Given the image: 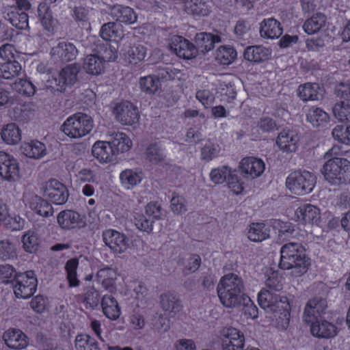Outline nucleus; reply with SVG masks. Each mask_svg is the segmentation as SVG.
Listing matches in <instances>:
<instances>
[{
    "mask_svg": "<svg viewBox=\"0 0 350 350\" xmlns=\"http://www.w3.org/2000/svg\"><path fill=\"white\" fill-rule=\"evenodd\" d=\"M243 279L236 273L222 276L217 286V293L221 304L230 308L243 306L253 319L258 317V308L251 299L244 293Z\"/></svg>",
    "mask_w": 350,
    "mask_h": 350,
    "instance_id": "obj_1",
    "label": "nucleus"
},
{
    "mask_svg": "<svg viewBox=\"0 0 350 350\" xmlns=\"http://www.w3.org/2000/svg\"><path fill=\"white\" fill-rule=\"evenodd\" d=\"M327 303L323 297H315L310 299L304 308L303 321L310 325L311 334L318 338L329 339L338 333V328L327 319H319L324 313Z\"/></svg>",
    "mask_w": 350,
    "mask_h": 350,
    "instance_id": "obj_2",
    "label": "nucleus"
},
{
    "mask_svg": "<svg viewBox=\"0 0 350 350\" xmlns=\"http://www.w3.org/2000/svg\"><path fill=\"white\" fill-rule=\"evenodd\" d=\"M341 150L334 146L325 153L327 161L323 164L321 172L325 180L332 185H345L350 183V161L338 157Z\"/></svg>",
    "mask_w": 350,
    "mask_h": 350,
    "instance_id": "obj_3",
    "label": "nucleus"
},
{
    "mask_svg": "<svg viewBox=\"0 0 350 350\" xmlns=\"http://www.w3.org/2000/svg\"><path fill=\"white\" fill-rule=\"evenodd\" d=\"M280 252V269H291V274L294 278H299L308 272L311 264L310 259L303 245L297 243H286L281 247Z\"/></svg>",
    "mask_w": 350,
    "mask_h": 350,
    "instance_id": "obj_4",
    "label": "nucleus"
},
{
    "mask_svg": "<svg viewBox=\"0 0 350 350\" xmlns=\"http://www.w3.org/2000/svg\"><path fill=\"white\" fill-rule=\"evenodd\" d=\"M285 215L289 219L304 226L322 228L325 226L332 227L331 221H328L330 213L326 211L322 213L319 207L312 204H303L299 206L294 204L286 210Z\"/></svg>",
    "mask_w": 350,
    "mask_h": 350,
    "instance_id": "obj_5",
    "label": "nucleus"
},
{
    "mask_svg": "<svg viewBox=\"0 0 350 350\" xmlns=\"http://www.w3.org/2000/svg\"><path fill=\"white\" fill-rule=\"evenodd\" d=\"M94 128L92 117L77 112L69 116L60 126V131L69 139H81L89 135Z\"/></svg>",
    "mask_w": 350,
    "mask_h": 350,
    "instance_id": "obj_6",
    "label": "nucleus"
},
{
    "mask_svg": "<svg viewBox=\"0 0 350 350\" xmlns=\"http://www.w3.org/2000/svg\"><path fill=\"white\" fill-rule=\"evenodd\" d=\"M316 176L308 171H295L286 179V188L293 194L304 196L311 193L315 185Z\"/></svg>",
    "mask_w": 350,
    "mask_h": 350,
    "instance_id": "obj_7",
    "label": "nucleus"
},
{
    "mask_svg": "<svg viewBox=\"0 0 350 350\" xmlns=\"http://www.w3.org/2000/svg\"><path fill=\"white\" fill-rule=\"evenodd\" d=\"M110 107L116 120L121 124L133 126L138 123L139 111L131 102L128 100L113 102Z\"/></svg>",
    "mask_w": 350,
    "mask_h": 350,
    "instance_id": "obj_8",
    "label": "nucleus"
},
{
    "mask_svg": "<svg viewBox=\"0 0 350 350\" xmlns=\"http://www.w3.org/2000/svg\"><path fill=\"white\" fill-rule=\"evenodd\" d=\"M218 339L221 350H244L245 338L243 333L233 327H224L219 331Z\"/></svg>",
    "mask_w": 350,
    "mask_h": 350,
    "instance_id": "obj_9",
    "label": "nucleus"
},
{
    "mask_svg": "<svg viewBox=\"0 0 350 350\" xmlns=\"http://www.w3.org/2000/svg\"><path fill=\"white\" fill-rule=\"evenodd\" d=\"M37 284V278L33 271L18 273L13 282L14 293L18 299H28L36 291Z\"/></svg>",
    "mask_w": 350,
    "mask_h": 350,
    "instance_id": "obj_10",
    "label": "nucleus"
},
{
    "mask_svg": "<svg viewBox=\"0 0 350 350\" xmlns=\"http://www.w3.org/2000/svg\"><path fill=\"white\" fill-rule=\"evenodd\" d=\"M118 273L112 267L103 265L96 272L95 276L90 274L85 277L86 281H93L100 285L105 290L109 292L117 291L116 281Z\"/></svg>",
    "mask_w": 350,
    "mask_h": 350,
    "instance_id": "obj_11",
    "label": "nucleus"
},
{
    "mask_svg": "<svg viewBox=\"0 0 350 350\" xmlns=\"http://www.w3.org/2000/svg\"><path fill=\"white\" fill-rule=\"evenodd\" d=\"M57 222L62 230L82 229L87 226L85 216L73 210H64L57 215Z\"/></svg>",
    "mask_w": 350,
    "mask_h": 350,
    "instance_id": "obj_12",
    "label": "nucleus"
},
{
    "mask_svg": "<svg viewBox=\"0 0 350 350\" xmlns=\"http://www.w3.org/2000/svg\"><path fill=\"white\" fill-rule=\"evenodd\" d=\"M170 49L180 58L192 59L198 55V49L186 38L180 36H173L170 39Z\"/></svg>",
    "mask_w": 350,
    "mask_h": 350,
    "instance_id": "obj_13",
    "label": "nucleus"
},
{
    "mask_svg": "<svg viewBox=\"0 0 350 350\" xmlns=\"http://www.w3.org/2000/svg\"><path fill=\"white\" fill-rule=\"evenodd\" d=\"M238 168L246 178L256 179L261 176L264 173L265 163L259 157L247 156L240 160Z\"/></svg>",
    "mask_w": 350,
    "mask_h": 350,
    "instance_id": "obj_14",
    "label": "nucleus"
},
{
    "mask_svg": "<svg viewBox=\"0 0 350 350\" xmlns=\"http://www.w3.org/2000/svg\"><path fill=\"white\" fill-rule=\"evenodd\" d=\"M21 176L18 161L12 155L1 152V178L10 183H15Z\"/></svg>",
    "mask_w": 350,
    "mask_h": 350,
    "instance_id": "obj_15",
    "label": "nucleus"
},
{
    "mask_svg": "<svg viewBox=\"0 0 350 350\" xmlns=\"http://www.w3.org/2000/svg\"><path fill=\"white\" fill-rule=\"evenodd\" d=\"M44 194L53 204L57 205L66 203L69 196L66 186L55 179L46 183Z\"/></svg>",
    "mask_w": 350,
    "mask_h": 350,
    "instance_id": "obj_16",
    "label": "nucleus"
},
{
    "mask_svg": "<svg viewBox=\"0 0 350 350\" xmlns=\"http://www.w3.org/2000/svg\"><path fill=\"white\" fill-rule=\"evenodd\" d=\"M103 240L105 245L117 253L124 252L129 247V240L124 234L113 229L103 232Z\"/></svg>",
    "mask_w": 350,
    "mask_h": 350,
    "instance_id": "obj_17",
    "label": "nucleus"
},
{
    "mask_svg": "<svg viewBox=\"0 0 350 350\" xmlns=\"http://www.w3.org/2000/svg\"><path fill=\"white\" fill-rule=\"evenodd\" d=\"M276 144L282 152L294 153L299 146V136L295 131L284 129L278 134Z\"/></svg>",
    "mask_w": 350,
    "mask_h": 350,
    "instance_id": "obj_18",
    "label": "nucleus"
},
{
    "mask_svg": "<svg viewBox=\"0 0 350 350\" xmlns=\"http://www.w3.org/2000/svg\"><path fill=\"white\" fill-rule=\"evenodd\" d=\"M23 202L26 207L41 217H49L53 214L52 205L37 195L23 197Z\"/></svg>",
    "mask_w": 350,
    "mask_h": 350,
    "instance_id": "obj_19",
    "label": "nucleus"
},
{
    "mask_svg": "<svg viewBox=\"0 0 350 350\" xmlns=\"http://www.w3.org/2000/svg\"><path fill=\"white\" fill-rule=\"evenodd\" d=\"M92 157L100 163H110L116 161V157L113 151L109 142L98 140L91 148Z\"/></svg>",
    "mask_w": 350,
    "mask_h": 350,
    "instance_id": "obj_20",
    "label": "nucleus"
},
{
    "mask_svg": "<svg viewBox=\"0 0 350 350\" xmlns=\"http://www.w3.org/2000/svg\"><path fill=\"white\" fill-rule=\"evenodd\" d=\"M282 298L288 297L275 294L267 288H262L258 293L257 301L261 308L267 312H271L281 307L280 300Z\"/></svg>",
    "mask_w": 350,
    "mask_h": 350,
    "instance_id": "obj_21",
    "label": "nucleus"
},
{
    "mask_svg": "<svg viewBox=\"0 0 350 350\" xmlns=\"http://www.w3.org/2000/svg\"><path fill=\"white\" fill-rule=\"evenodd\" d=\"M281 307L278 310L271 312L274 314L273 324L280 331L286 330L290 323L291 301L288 298H282L280 300Z\"/></svg>",
    "mask_w": 350,
    "mask_h": 350,
    "instance_id": "obj_22",
    "label": "nucleus"
},
{
    "mask_svg": "<svg viewBox=\"0 0 350 350\" xmlns=\"http://www.w3.org/2000/svg\"><path fill=\"white\" fill-rule=\"evenodd\" d=\"M144 178V174L139 168L125 169L119 174L120 185L125 190H132L139 186Z\"/></svg>",
    "mask_w": 350,
    "mask_h": 350,
    "instance_id": "obj_23",
    "label": "nucleus"
},
{
    "mask_svg": "<svg viewBox=\"0 0 350 350\" xmlns=\"http://www.w3.org/2000/svg\"><path fill=\"white\" fill-rule=\"evenodd\" d=\"M283 33L281 23L274 18L263 19L259 23V33L261 38L268 40H275Z\"/></svg>",
    "mask_w": 350,
    "mask_h": 350,
    "instance_id": "obj_24",
    "label": "nucleus"
},
{
    "mask_svg": "<svg viewBox=\"0 0 350 350\" xmlns=\"http://www.w3.org/2000/svg\"><path fill=\"white\" fill-rule=\"evenodd\" d=\"M243 57L252 63H262L271 59L272 50L262 45L250 46L245 49Z\"/></svg>",
    "mask_w": 350,
    "mask_h": 350,
    "instance_id": "obj_25",
    "label": "nucleus"
},
{
    "mask_svg": "<svg viewBox=\"0 0 350 350\" xmlns=\"http://www.w3.org/2000/svg\"><path fill=\"white\" fill-rule=\"evenodd\" d=\"M106 66L101 56L94 53L88 55L84 58L82 68L88 75L97 77L105 73Z\"/></svg>",
    "mask_w": 350,
    "mask_h": 350,
    "instance_id": "obj_26",
    "label": "nucleus"
},
{
    "mask_svg": "<svg viewBox=\"0 0 350 350\" xmlns=\"http://www.w3.org/2000/svg\"><path fill=\"white\" fill-rule=\"evenodd\" d=\"M182 4L184 10L193 16H206L211 10L208 0H185Z\"/></svg>",
    "mask_w": 350,
    "mask_h": 350,
    "instance_id": "obj_27",
    "label": "nucleus"
},
{
    "mask_svg": "<svg viewBox=\"0 0 350 350\" xmlns=\"http://www.w3.org/2000/svg\"><path fill=\"white\" fill-rule=\"evenodd\" d=\"M21 151L26 157L33 159H40L46 154L45 144L38 140L24 142L21 146Z\"/></svg>",
    "mask_w": 350,
    "mask_h": 350,
    "instance_id": "obj_28",
    "label": "nucleus"
},
{
    "mask_svg": "<svg viewBox=\"0 0 350 350\" xmlns=\"http://www.w3.org/2000/svg\"><path fill=\"white\" fill-rule=\"evenodd\" d=\"M270 226L264 223H252L245 231L247 239L252 242H262L270 237Z\"/></svg>",
    "mask_w": 350,
    "mask_h": 350,
    "instance_id": "obj_29",
    "label": "nucleus"
},
{
    "mask_svg": "<svg viewBox=\"0 0 350 350\" xmlns=\"http://www.w3.org/2000/svg\"><path fill=\"white\" fill-rule=\"evenodd\" d=\"M6 345L12 349H23L27 346V338L20 329H10L3 334Z\"/></svg>",
    "mask_w": 350,
    "mask_h": 350,
    "instance_id": "obj_30",
    "label": "nucleus"
},
{
    "mask_svg": "<svg viewBox=\"0 0 350 350\" xmlns=\"http://www.w3.org/2000/svg\"><path fill=\"white\" fill-rule=\"evenodd\" d=\"M109 143L116 157L118 154L128 152L133 147L130 137L122 132L114 133Z\"/></svg>",
    "mask_w": 350,
    "mask_h": 350,
    "instance_id": "obj_31",
    "label": "nucleus"
},
{
    "mask_svg": "<svg viewBox=\"0 0 350 350\" xmlns=\"http://www.w3.org/2000/svg\"><path fill=\"white\" fill-rule=\"evenodd\" d=\"M324 94V89L317 83H306L298 88V95L304 101L318 100Z\"/></svg>",
    "mask_w": 350,
    "mask_h": 350,
    "instance_id": "obj_32",
    "label": "nucleus"
},
{
    "mask_svg": "<svg viewBox=\"0 0 350 350\" xmlns=\"http://www.w3.org/2000/svg\"><path fill=\"white\" fill-rule=\"evenodd\" d=\"M46 2L41 3L38 6V16L44 28L50 32H53L56 27L57 22L52 16L47 3H54L56 0H45Z\"/></svg>",
    "mask_w": 350,
    "mask_h": 350,
    "instance_id": "obj_33",
    "label": "nucleus"
},
{
    "mask_svg": "<svg viewBox=\"0 0 350 350\" xmlns=\"http://www.w3.org/2000/svg\"><path fill=\"white\" fill-rule=\"evenodd\" d=\"M306 120L314 127L324 128L329 125V114L319 107H311L306 113Z\"/></svg>",
    "mask_w": 350,
    "mask_h": 350,
    "instance_id": "obj_34",
    "label": "nucleus"
},
{
    "mask_svg": "<svg viewBox=\"0 0 350 350\" xmlns=\"http://www.w3.org/2000/svg\"><path fill=\"white\" fill-rule=\"evenodd\" d=\"M51 53L55 59H60L62 61H70L76 58L78 51L76 46L71 43L61 42L57 46L52 49Z\"/></svg>",
    "mask_w": 350,
    "mask_h": 350,
    "instance_id": "obj_35",
    "label": "nucleus"
},
{
    "mask_svg": "<svg viewBox=\"0 0 350 350\" xmlns=\"http://www.w3.org/2000/svg\"><path fill=\"white\" fill-rule=\"evenodd\" d=\"M100 34L103 40L118 42L124 37V31L120 25L115 23L104 24L100 31Z\"/></svg>",
    "mask_w": 350,
    "mask_h": 350,
    "instance_id": "obj_36",
    "label": "nucleus"
},
{
    "mask_svg": "<svg viewBox=\"0 0 350 350\" xmlns=\"http://www.w3.org/2000/svg\"><path fill=\"white\" fill-rule=\"evenodd\" d=\"M111 14L117 21L126 24H133L137 20V16L132 8L121 5H114Z\"/></svg>",
    "mask_w": 350,
    "mask_h": 350,
    "instance_id": "obj_37",
    "label": "nucleus"
},
{
    "mask_svg": "<svg viewBox=\"0 0 350 350\" xmlns=\"http://www.w3.org/2000/svg\"><path fill=\"white\" fill-rule=\"evenodd\" d=\"M79 70V66L77 64H70L64 68L59 73L57 83L58 90H64L66 85L74 84L77 81Z\"/></svg>",
    "mask_w": 350,
    "mask_h": 350,
    "instance_id": "obj_38",
    "label": "nucleus"
},
{
    "mask_svg": "<svg viewBox=\"0 0 350 350\" xmlns=\"http://www.w3.org/2000/svg\"><path fill=\"white\" fill-rule=\"evenodd\" d=\"M104 314L111 320H117L121 314V310L116 299L111 295H105L101 301Z\"/></svg>",
    "mask_w": 350,
    "mask_h": 350,
    "instance_id": "obj_39",
    "label": "nucleus"
},
{
    "mask_svg": "<svg viewBox=\"0 0 350 350\" xmlns=\"http://www.w3.org/2000/svg\"><path fill=\"white\" fill-rule=\"evenodd\" d=\"M196 40L199 50L203 53H206L212 50L215 44L221 41L219 36L205 32L196 34Z\"/></svg>",
    "mask_w": 350,
    "mask_h": 350,
    "instance_id": "obj_40",
    "label": "nucleus"
},
{
    "mask_svg": "<svg viewBox=\"0 0 350 350\" xmlns=\"http://www.w3.org/2000/svg\"><path fill=\"white\" fill-rule=\"evenodd\" d=\"M325 16L317 13L305 21L303 29L308 34H314L320 31L325 26Z\"/></svg>",
    "mask_w": 350,
    "mask_h": 350,
    "instance_id": "obj_41",
    "label": "nucleus"
},
{
    "mask_svg": "<svg viewBox=\"0 0 350 350\" xmlns=\"http://www.w3.org/2000/svg\"><path fill=\"white\" fill-rule=\"evenodd\" d=\"M40 237L34 230L27 231L21 237L22 247L28 253H36L39 248Z\"/></svg>",
    "mask_w": 350,
    "mask_h": 350,
    "instance_id": "obj_42",
    "label": "nucleus"
},
{
    "mask_svg": "<svg viewBox=\"0 0 350 350\" xmlns=\"http://www.w3.org/2000/svg\"><path fill=\"white\" fill-rule=\"evenodd\" d=\"M234 170V169L225 165L213 168L209 173L210 180L215 185L223 184L233 175Z\"/></svg>",
    "mask_w": 350,
    "mask_h": 350,
    "instance_id": "obj_43",
    "label": "nucleus"
},
{
    "mask_svg": "<svg viewBox=\"0 0 350 350\" xmlns=\"http://www.w3.org/2000/svg\"><path fill=\"white\" fill-rule=\"evenodd\" d=\"M12 230H20L25 226V221L18 215L10 213L6 209L1 213V223Z\"/></svg>",
    "mask_w": 350,
    "mask_h": 350,
    "instance_id": "obj_44",
    "label": "nucleus"
},
{
    "mask_svg": "<svg viewBox=\"0 0 350 350\" xmlns=\"http://www.w3.org/2000/svg\"><path fill=\"white\" fill-rule=\"evenodd\" d=\"M146 159L152 165L160 164L165 157V153L162 146L157 143L148 146L145 152Z\"/></svg>",
    "mask_w": 350,
    "mask_h": 350,
    "instance_id": "obj_45",
    "label": "nucleus"
},
{
    "mask_svg": "<svg viewBox=\"0 0 350 350\" xmlns=\"http://www.w3.org/2000/svg\"><path fill=\"white\" fill-rule=\"evenodd\" d=\"M237 56V51L229 46H221L215 51V60L222 65H230Z\"/></svg>",
    "mask_w": 350,
    "mask_h": 350,
    "instance_id": "obj_46",
    "label": "nucleus"
},
{
    "mask_svg": "<svg viewBox=\"0 0 350 350\" xmlns=\"http://www.w3.org/2000/svg\"><path fill=\"white\" fill-rule=\"evenodd\" d=\"M21 139V131L15 124H8L1 130V139L8 144H16Z\"/></svg>",
    "mask_w": 350,
    "mask_h": 350,
    "instance_id": "obj_47",
    "label": "nucleus"
},
{
    "mask_svg": "<svg viewBox=\"0 0 350 350\" xmlns=\"http://www.w3.org/2000/svg\"><path fill=\"white\" fill-rule=\"evenodd\" d=\"M124 56V59L129 64L137 65L144 60L146 49L142 45H135L131 47Z\"/></svg>",
    "mask_w": 350,
    "mask_h": 350,
    "instance_id": "obj_48",
    "label": "nucleus"
},
{
    "mask_svg": "<svg viewBox=\"0 0 350 350\" xmlns=\"http://www.w3.org/2000/svg\"><path fill=\"white\" fill-rule=\"evenodd\" d=\"M221 147L216 140H206L203 143L201 150V159L211 161L219 155Z\"/></svg>",
    "mask_w": 350,
    "mask_h": 350,
    "instance_id": "obj_49",
    "label": "nucleus"
},
{
    "mask_svg": "<svg viewBox=\"0 0 350 350\" xmlns=\"http://www.w3.org/2000/svg\"><path fill=\"white\" fill-rule=\"evenodd\" d=\"M76 350H100L96 340L88 334H78L75 340Z\"/></svg>",
    "mask_w": 350,
    "mask_h": 350,
    "instance_id": "obj_50",
    "label": "nucleus"
},
{
    "mask_svg": "<svg viewBox=\"0 0 350 350\" xmlns=\"http://www.w3.org/2000/svg\"><path fill=\"white\" fill-rule=\"evenodd\" d=\"M161 305L162 308L169 313L176 314L181 308L179 299L174 295L169 293L161 296Z\"/></svg>",
    "mask_w": 350,
    "mask_h": 350,
    "instance_id": "obj_51",
    "label": "nucleus"
},
{
    "mask_svg": "<svg viewBox=\"0 0 350 350\" xmlns=\"http://www.w3.org/2000/svg\"><path fill=\"white\" fill-rule=\"evenodd\" d=\"M139 85L142 91L148 94H155L161 85L159 79L153 75L142 77Z\"/></svg>",
    "mask_w": 350,
    "mask_h": 350,
    "instance_id": "obj_52",
    "label": "nucleus"
},
{
    "mask_svg": "<svg viewBox=\"0 0 350 350\" xmlns=\"http://www.w3.org/2000/svg\"><path fill=\"white\" fill-rule=\"evenodd\" d=\"M21 69V64L16 59H9V61L1 63V77L8 79L14 77L19 74Z\"/></svg>",
    "mask_w": 350,
    "mask_h": 350,
    "instance_id": "obj_53",
    "label": "nucleus"
},
{
    "mask_svg": "<svg viewBox=\"0 0 350 350\" xmlns=\"http://www.w3.org/2000/svg\"><path fill=\"white\" fill-rule=\"evenodd\" d=\"M79 265V261L76 258L68 260L65 265L66 272V278L70 287H76L79 284V280L77 278V269Z\"/></svg>",
    "mask_w": 350,
    "mask_h": 350,
    "instance_id": "obj_54",
    "label": "nucleus"
},
{
    "mask_svg": "<svg viewBox=\"0 0 350 350\" xmlns=\"http://www.w3.org/2000/svg\"><path fill=\"white\" fill-rule=\"evenodd\" d=\"M12 11L8 13V20L10 23L20 29H25L29 26L28 16L25 12L18 13L14 12L15 8H12Z\"/></svg>",
    "mask_w": 350,
    "mask_h": 350,
    "instance_id": "obj_55",
    "label": "nucleus"
},
{
    "mask_svg": "<svg viewBox=\"0 0 350 350\" xmlns=\"http://www.w3.org/2000/svg\"><path fill=\"white\" fill-rule=\"evenodd\" d=\"M270 227L277 230L279 237L286 238L294 232V226L290 222H284L280 219H273L269 222Z\"/></svg>",
    "mask_w": 350,
    "mask_h": 350,
    "instance_id": "obj_56",
    "label": "nucleus"
},
{
    "mask_svg": "<svg viewBox=\"0 0 350 350\" xmlns=\"http://www.w3.org/2000/svg\"><path fill=\"white\" fill-rule=\"evenodd\" d=\"M333 113L338 121H350V100L336 103L333 108Z\"/></svg>",
    "mask_w": 350,
    "mask_h": 350,
    "instance_id": "obj_57",
    "label": "nucleus"
},
{
    "mask_svg": "<svg viewBox=\"0 0 350 350\" xmlns=\"http://www.w3.org/2000/svg\"><path fill=\"white\" fill-rule=\"evenodd\" d=\"M265 285L271 291H279L282 289V277L278 271H270L266 275Z\"/></svg>",
    "mask_w": 350,
    "mask_h": 350,
    "instance_id": "obj_58",
    "label": "nucleus"
},
{
    "mask_svg": "<svg viewBox=\"0 0 350 350\" xmlns=\"http://www.w3.org/2000/svg\"><path fill=\"white\" fill-rule=\"evenodd\" d=\"M333 137L339 142L350 146V126L338 125L332 131Z\"/></svg>",
    "mask_w": 350,
    "mask_h": 350,
    "instance_id": "obj_59",
    "label": "nucleus"
},
{
    "mask_svg": "<svg viewBox=\"0 0 350 350\" xmlns=\"http://www.w3.org/2000/svg\"><path fill=\"white\" fill-rule=\"evenodd\" d=\"M228 187L234 195L241 194L244 190L243 183L234 170L233 175L230 176L227 181Z\"/></svg>",
    "mask_w": 350,
    "mask_h": 350,
    "instance_id": "obj_60",
    "label": "nucleus"
},
{
    "mask_svg": "<svg viewBox=\"0 0 350 350\" xmlns=\"http://www.w3.org/2000/svg\"><path fill=\"white\" fill-rule=\"evenodd\" d=\"M172 211L176 215H182L187 211V203L185 198L174 194L170 201Z\"/></svg>",
    "mask_w": 350,
    "mask_h": 350,
    "instance_id": "obj_61",
    "label": "nucleus"
},
{
    "mask_svg": "<svg viewBox=\"0 0 350 350\" xmlns=\"http://www.w3.org/2000/svg\"><path fill=\"white\" fill-rule=\"evenodd\" d=\"M96 53L101 56V58L107 62H114L118 57V50L116 48L107 44L105 46H100Z\"/></svg>",
    "mask_w": 350,
    "mask_h": 350,
    "instance_id": "obj_62",
    "label": "nucleus"
},
{
    "mask_svg": "<svg viewBox=\"0 0 350 350\" xmlns=\"http://www.w3.org/2000/svg\"><path fill=\"white\" fill-rule=\"evenodd\" d=\"M135 225L138 230L142 232L150 233L153 229V221L151 218H146L143 214H137L135 216Z\"/></svg>",
    "mask_w": 350,
    "mask_h": 350,
    "instance_id": "obj_63",
    "label": "nucleus"
},
{
    "mask_svg": "<svg viewBox=\"0 0 350 350\" xmlns=\"http://www.w3.org/2000/svg\"><path fill=\"white\" fill-rule=\"evenodd\" d=\"M146 215L151 219H159L162 216L161 205L157 202H150L145 206Z\"/></svg>",
    "mask_w": 350,
    "mask_h": 350,
    "instance_id": "obj_64",
    "label": "nucleus"
}]
</instances>
